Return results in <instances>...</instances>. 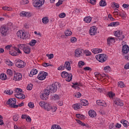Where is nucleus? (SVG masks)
<instances>
[{
	"label": "nucleus",
	"mask_w": 129,
	"mask_h": 129,
	"mask_svg": "<svg viewBox=\"0 0 129 129\" xmlns=\"http://www.w3.org/2000/svg\"><path fill=\"white\" fill-rule=\"evenodd\" d=\"M60 86L58 83H54L52 85L47 86V89H45L40 95V98L43 100H48L49 99V95H50V92L51 93L56 92L58 87Z\"/></svg>",
	"instance_id": "f257e3e1"
},
{
	"label": "nucleus",
	"mask_w": 129,
	"mask_h": 129,
	"mask_svg": "<svg viewBox=\"0 0 129 129\" xmlns=\"http://www.w3.org/2000/svg\"><path fill=\"white\" fill-rule=\"evenodd\" d=\"M9 30L10 28L7 26H1L0 28V32L2 37H7L9 35Z\"/></svg>",
	"instance_id": "f03ea898"
},
{
	"label": "nucleus",
	"mask_w": 129,
	"mask_h": 129,
	"mask_svg": "<svg viewBox=\"0 0 129 129\" xmlns=\"http://www.w3.org/2000/svg\"><path fill=\"white\" fill-rule=\"evenodd\" d=\"M96 58L99 62H101V63H103V62H105L106 61V59H107V55L104 54H98L96 56Z\"/></svg>",
	"instance_id": "7ed1b4c3"
},
{
	"label": "nucleus",
	"mask_w": 129,
	"mask_h": 129,
	"mask_svg": "<svg viewBox=\"0 0 129 129\" xmlns=\"http://www.w3.org/2000/svg\"><path fill=\"white\" fill-rule=\"evenodd\" d=\"M15 65L18 68H24L26 66V62L21 59L15 60Z\"/></svg>",
	"instance_id": "20e7f679"
},
{
	"label": "nucleus",
	"mask_w": 129,
	"mask_h": 129,
	"mask_svg": "<svg viewBox=\"0 0 129 129\" xmlns=\"http://www.w3.org/2000/svg\"><path fill=\"white\" fill-rule=\"evenodd\" d=\"M114 35L115 36V37H117L118 39L120 40L121 41H122L123 39H124V35H123L122 31H116L114 32Z\"/></svg>",
	"instance_id": "39448f33"
},
{
	"label": "nucleus",
	"mask_w": 129,
	"mask_h": 129,
	"mask_svg": "<svg viewBox=\"0 0 129 129\" xmlns=\"http://www.w3.org/2000/svg\"><path fill=\"white\" fill-rule=\"evenodd\" d=\"M45 3V0H35L33 2V6L35 8H40Z\"/></svg>",
	"instance_id": "423d86ee"
},
{
	"label": "nucleus",
	"mask_w": 129,
	"mask_h": 129,
	"mask_svg": "<svg viewBox=\"0 0 129 129\" xmlns=\"http://www.w3.org/2000/svg\"><path fill=\"white\" fill-rule=\"evenodd\" d=\"M47 76H48L47 72H40L37 76V78L39 80H44V79H46Z\"/></svg>",
	"instance_id": "0eeeda50"
},
{
	"label": "nucleus",
	"mask_w": 129,
	"mask_h": 129,
	"mask_svg": "<svg viewBox=\"0 0 129 129\" xmlns=\"http://www.w3.org/2000/svg\"><path fill=\"white\" fill-rule=\"evenodd\" d=\"M89 33L91 36H94L96 35V34H97V29L96 28V26H93L91 27Z\"/></svg>",
	"instance_id": "6e6552de"
},
{
	"label": "nucleus",
	"mask_w": 129,
	"mask_h": 129,
	"mask_svg": "<svg viewBox=\"0 0 129 129\" xmlns=\"http://www.w3.org/2000/svg\"><path fill=\"white\" fill-rule=\"evenodd\" d=\"M23 77V76L20 73H17L15 75L13 80L15 81H20V80H22V78Z\"/></svg>",
	"instance_id": "1a4fd4ad"
},
{
	"label": "nucleus",
	"mask_w": 129,
	"mask_h": 129,
	"mask_svg": "<svg viewBox=\"0 0 129 129\" xmlns=\"http://www.w3.org/2000/svg\"><path fill=\"white\" fill-rule=\"evenodd\" d=\"M20 15L21 17H26L27 18H31L32 17V13L25 12V11H22L20 13Z\"/></svg>",
	"instance_id": "9d476101"
},
{
	"label": "nucleus",
	"mask_w": 129,
	"mask_h": 129,
	"mask_svg": "<svg viewBox=\"0 0 129 129\" xmlns=\"http://www.w3.org/2000/svg\"><path fill=\"white\" fill-rule=\"evenodd\" d=\"M17 35L18 38H20V39H24L26 37V34H25V33L23 32V31H18L17 32Z\"/></svg>",
	"instance_id": "9b49d317"
},
{
	"label": "nucleus",
	"mask_w": 129,
	"mask_h": 129,
	"mask_svg": "<svg viewBox=\"0 0 129 129\" xmlns=\"http://www.w3.org/2000/svg\"><path fill=\"white\" fill-rule=\"evenodd\" d=\"M114 103L116 105H119V106H122L123 105V103H122V101L120 100V99L118 98H116L114 100Z\"/></svg>",
	"instance_id": "f8f14e48"
},
{
	"label": "nucleus",
	"mask_w": 129,
	"mask_h": 129,
	"mask_svg": "<svg viewBox=\"0 0 129 129\" xmlns=\"http://www.w3.org/2000/svg\"><path fill=\"white\" fill-rule=\"evenodd\" d=\"M15 97L18 99H25L26 98V96L23 93H18L15 94Z\"/></svg>",
	"instance_id": "ddd939ff"
},
{
	"label": "nucleus",
	"mask_w": 129,
	"mask_h": 129,
	"mask_svg": "<svg viewBox=\"0 0 129 129\" xmlns=\"http://www.w3.org/2000/svg\"><path fill=\"white\" fill-rule=\"evenodd\" d=\"M82 52L83 51L80 48H78L76 49L75 51L76 57H79L81 56H82Z\"/></svg>",
	"instance_id": "4468645a"
},
{
	"label": "nucleus",
	"mask_w": 129,
	"mask_h": 129,
	"mask_svg": "<svg viewBox=\"0 0 129 129\" xmlns=\"http://www.w3.org/2000/svg\"><path fill=\"white\" fill-rule=\"evenodd\" d=\"M128 51H129V47L127 45L125 44L122 46V51L124 54H127V53H128Z\"/></svg>",
	"instance_id": "2eb2a0df"
},
{
	"label": "nucleus",
	"mask_w": 129,
	"mask_h": 129,
	"mask_svg": "<svg viewBox=\"0 0 129 129\" xmlns=\"http://www.w3.org/2000/svg\"><path fill=\"white\" fill-rule=\"evenodd\" d=\"M51 107L52 106H51L49 103L44 102V109L47 110V111H50V110H51Z\"/></svg>",
	"instance_id": "dca6fc26"
},
{
	"label": "nucleus",
	"mask_w": 129,
	"mask_h": 129,
	"mask_svg": "<svg viewBox=\"0 0 129 129\" xmlns=\"http://www.w3.org/2000/svg\"><path fill=\"white\" fill-rule=\"evenodd\" d=\"M64 67H66V69H67L68 71H70V70H71V66H70V62L69 61H66Z\"/></svg>",
	"instance_id": "f3484780"
},
{
	"label": "nucleus",
	"mask_w": 129,
	"mask_h": 129,
	"mask_svg": "<svg viewBox=\"0 0 129 129\" xmlns=\"http://www.w3.org/2000/svg\"><path fill=\"white\" fill-rule=\"evenodd\" d=\"M23 52H24L25 54H30L31 53V48H30L29 46L26 45L25 48H24Z\"/></svg>",
	"instance_id": "a211bd4d"
},
{
	"label": "nucleus",
	"mask_w": 129,
	"mask_h": 129,
	"mask_svg": "<svg viewBox=\"0 0 129 129\" xmlns=\"http://www.w3.org/2000/svg\"><path fill=\"white\" fill-rule=\"evenodd\" d=\"M89 115L91 117H95L96 116V112L92 110L89 111Z\"/></svg>",
	"instance_id": "6ab92c4d"
},
{
	"label": "nucleus",
	"mask_w": 129,
	"mask_h": 129,
	"mask_svg": "<svg viewBox=\"0 0 129 129\" xmlns=\"http://www.w3.org/2000/svg\"><path fill=\"white\" fill-rule=\"evenodd\" d=\"M38 73V70L35 69H33L30 72V74L29 75L30 77H33V75H36Z\"/></svg>",
	"instance_id": "aec40b11"
},
{
	"label": "nucleus",
	"mask_w": 129,
	"mask_h": 129,
	"mask_svg": "<svg viewBox=\"0 0 129 129\" xmlns=\"http://www.w3.org/2000/svg\"><path fill=\"white\" fill-rule=\"evenodd\" d=\"M81 105H83V106H87L88 105V101L87 100H81L80 101Z\"/></svg>",
	"instance_id": "412c9836"
},
{
	"label": "nucleus",
	"mask_w": 129,
	"mask_h": 129,
	"mask_svg": "<svg viewBox=\"0 0 129 129\" xmlns=\"http://www.w3.org/2000/svg\"><path fill=\"white\" fill-rule=\"evenodd\" d=\"M73 108L75 109L76 110H77L78 109H80L81 107H82V106H81V103L80 104H76L73 105Z\"/></svg>",
	"instance_id": "4be33fe9"
},
{
	"label": "nucleus",
	"mask_w": 129,
	"mask_h": 129,
	"mask_svg": "<svg viewBox=\"0 0 129 129\" xmlns=\"http://www.w3.org/2000/svg\"><path fill=\"white\" fill-rule=\"evenodd\" d=\"M120 122L125 127H127V126L129 125L128 122L125 120L122 119L121 120Z\"/></svg>",
	"instance_id": "5701e85b"
},
{
	"label": "nucleus",
	"mask_w": 129,
	"mask_h": 129,
	"mask_svg": "<svg viewBox=\"0 0 129 129\" xmlns=\"http://www.w3.org/2000/svg\"><path fill=\"white\" fill-rule=\"evenodd\" d=\"M67 78L66 79V81L68 82H70L71 80H72V77H73V76L72 75V74L70 73L69 74V75L67 76Z\"/></svg>",
	"instance_id": "b1692460"
},
{
	"label": "nucleus",
	"mask_w": 129,
	"mask_h": 129,
	"mask_svg": "<svg viewBox=\"0 0 129 129\" xmlns=\"http://www.w3.org/2000/svg\"><path fill=\"white\" fill-rule=\"evenodd\" d=\"M111 8H116L117 9H119V5H118V4L115 3V2H113L111 4Z\"/></svg>",
	"instance_id": "393cba45"
},
{
	"label": "nucleus",
	"mask_w": 129,
	"mask_h": 129,
	"mask_svg": "<svg viewBox=\"0 0 129 129\" xmlns=\"http://www.w3.org/2000/svg\"><path fill=\"white\" fill-rule=\"evenodd\" d=\"M114 38L113 37L108 38L107 39V44L110 46V43H112V42H114Z\"/></svg>",
	"instance_id": "a878e982"
},
{
	"label": "nucleus",
	"mask_w": 129,
	"mask_h": 129,
	"mask_svg": "<svg viewBox=\"0 0 129 129\" xmlns=\"http://www.w3.org/2000/svg\"><path fill=\"white\" fill-rule=\"evenodd\" d=\"M10 55H12V56H18L19 55V54H20V52L16 51V50L10 51Z\"/></svg>",
	"instance_id": "bb28decb"
},
{
	"label": "nucleus",
	"mask_w": 129,
	"mask_h": 129,
	"mask_svg": "<svg viewBox=\"0 0 129 129\" xmlns=\"http://www.w3.org/2000/svg\"><path fill=\"white\" fill-rule=\"evenodd\" d=\"M99 5L100 7H105L107 4L105 0H101L99 3Z\"/></svg>",
	"instance_id": "cd10ccee"
},
{
	"label": "nucleus",
	"mask_w": 129,
	"mask_h": 129,
	"mask_svg": "<svg viewBox=\"0 0 129 129\" xmlns=\"http://www.w3.org/2000/svg\"><path fill=\"white\" fill-rule=\"evenodd\" d=\"M68 75H69V74L66 71L61 72V76L62 78H66Z\"/></svg>",
	"instance_id": "c85d7f7f"
},
{
	"label": "nucleus",
	"mask_w": 129,
	"mask_h": 129,
	"mask_svg": "<svg viewBox=\"0 0 129 129\" xmlns=\"http://www.w3.org/2000/svg\"><path fill=\"white\" fill-rule=\"evenodd\" d=\"M84 21L85 22V23H90V22H91V17L90 16L85 17L84 19Z\"/></svg>",
	"instance_id": "c756f323"
},
{
	"label": "nucleus",
	"mask_w": 129,
	"mask_h": 129,
	"mask_svg": "<svg viewBox=\"0 0 129 129\" xmlns=\"http://www.w3.org/2000/svg\"><path fill=\"white\" fill-rule=\"evenodd\" d=\"M36 43H37V40L35 39H32L29 42V45L31 46V47H33V46H35V45H36Z\"/></svg>",
	"instance_id": "7c9ffc66"
},
{
	"label": "nucleus",
	"mask_w": 129,
	"mask_h": 129,
	"mask_svg": "<svg viewBox=\"0 0 129 129\" xmlns=\"http://www.w3.org/2000/svg\"><path fill=\"white\" fill-rule=\"evenodd\" d=\"M65 36L66 37H68L69 36H71L72 35V32L71 31H70L69 30H67L64 32Z\"/></svg>",
	"instance_id": "2f4dec72"
},
{
	"label": "nucleus",
	"mask_w": 129,
	"mask_h": 129,
	"mask_svg": "<svg viewBox=\"0 0 129 129\" xmlns=\"http://www.w3.org/2000/svg\"><path fill=\"white\" fill-rule=\"evenodd\" d=\"M26 46L27 45L26 44H19L18 47L19 49H20L21 50H23V51H24V49H25Z\"/></svg>",
	"instance_id": "473e14b6"
},
{
	"label": "nucleus",
	"mask_w": 129,
	"mask_h": 129,
	"mask_svg": "<svg viewBox=\"0 0 129 129\" xmlns=\"http://www.w3.org/2000/svg\"><path fill=\"white\" fill-rule=\"evenodd\" d=\"M0 78H1V80H7V75H6L5 74H2L0 75Z\"/></svg>",
	"instance_id": "72a5a7b5"
},
{
	"label": "nucleus",
	"mask_w": 129,
	"mask_h": 129,
	"mask_svg": "<svg viewBox=\"0 0 129 129\" xmlns=\"http://www.w3.org/2000/svg\"><path fill=\"white\" fill-rule=\"evenodd\" d=\"M118 86L120 88H123L125 85H124V83L122 82H118Z\"/></svg>",
	"instance_id": "f704fd0d"
},
{
	"label": "nucleus",
	"mask_w": 129,
	"mask_h": 129,
	"mask_svg": "<svg viewBox=\"0 0 129 129\" xmlns=\"http://www.w3.org/2000/svg\"><path fill=\"white\" fill-rule=\"evenodd\" d=\"M14 92L11 90H8L7 91H5L4 93H6V94H8V95H12Z\"/></svg>",
	"instance_id": "c9c22d12"
},
{
	"label": "nucleus",
	"mask_w": 129,
	"mask_h": 129,
	"mask_svg": "<svg viewBox=\"0 0 129 129\" xmlns=\"http://www.w3.org/2000/svg\"><path fill=\"white\" fill-rule=\"evenodd\" d=\"M42 23L43 24H48L49 23V19L47 17H44L42 19Z\"/></svg>",
	"instance_id": "e433bc0d"
},
{
	"label": "nucleus",
	"mask_w": 129,
	"mask_h": 129,
	"mask_svg": "<svg viewBox=\"0 0 129 129\" xmlns=\"http://www.w3.org/2000/svg\"><path fill=\"white\" fill-rule=\"evenodd\" d=\"M52 100H57V99H59V95L55 94L54 96H52L51 97Z\"/></svg>",
	"instance_id": "4c0bfd02"
},
{
	"label": "nucleus",
	"mask_w": 129,
	"mask_h": 129,
	"mask_svg": "<svg viewBox=\"0 0 129 129\" xmlns=\"http://www.w3.org/2000/svg\"><path fill=\"white\" fill-rule=\"evenodd\" d=\"M76 117L79 118L80 119H83L84 118V115H81L80 114H77L76 115Z\"/></svg>",
	"instance_id": "58836bf2"
},
{
	"label": "nucleus",
	"mask_w": 129,
	"mask_h": 129,
	"mask_svg": "<svg viewBox=\"0 0 129 129\" xmlns=\"http://www.w3.org/2000/svg\"><path fill=\"white\" fill-rule=\"evenodd\" d=\"M13 119L14 121H18L19 120V114H16L13 116Z\"/></svg>",
	"instance_id": "ea45409f"
},
{
	"label": "nucleus",
	"mask_w": 129,
	"mask_h": 129,
	"mask_svg": "<svg viewBox=\"0 0 129 129\" xmlns=\"http://www.w3.org/2000/svg\"><path fill=\"white\" fill-rule=\"evenodd\" d=\"M104 70L106 72H110V70H111V69L110 68V67L106 66L104 68Z\"/></svg>",
	"instance_id": "a19ab883"
},
{
	"label": "nucleus",
	"mask_w": 129,
	"mask_h": 129,
	"mask_svg": "<svg viewBox=\"0 0 129 129\" xmlns=\"http://www.w3.org/2000/svg\"><path fill=\"white\" fill-rule=\"evenodd\" d=\"M7 75H9L10 77L13 76V71L11 69L7 70Z\"/></svg>",
	"instance_id": "79ce46f5"
},
{
	"label": "nucleus",
	"mask_w": 129,
	"mask_h": 129,
	"mask_svg": "<svg viewBox=\"0 0 129 129\" xmlns=\"http://www.w3.org/2000/svg\"><path fill=\"white\" fill-rule=\"evenodd\" d=\"M43 67H48V66H53V64H50L48 62H44L42 63Z\"/></svg>",
	"instance_id": "37998d69"
},
{
	"label": "nucleus",
	"mask_w": 129,
	"mask_h": 129,
	"mask_svg": "<svg viewBox=\"0 0 129 129\" xmlns=\"http://www.w3.org/2000/svg\"><path fill=\"white\" fill-rule=\"evenodd\" d=\"M114 95H115V94L112 93V92H109L108 94V96L111 98H112L114 96Z\"/></svg>",
	"instance_id": "c03bdc74"
},
{
	"label": "nucleus",
	"mask_w": 129,
	"mask_h": 129,
	"mask_svg": "<svg viewBox=\"0 0 129 129\" xmlns=\"http://www.w3.org/2000/svg\"><path fill=\"white\" fill-rule=\"evenodd\" d=\"M84 52L85 54H86V56H90L91 55V52L89 51L88 50H86Z\"/></svg>",
	"instance_id": "a18cd8bd"
},
{
	"label": "nucleus",
	"mask_w": 129,
	"mask_h": 129,
	"mask_svg": "<svg viewBox=\"0 0 129 129\" xmlns=\"http://www.w3.org/2000/svg\"><path fill=\"white\" fill-rule=\"evenodd\" d=\"M10 107H12V108H18V107H19V105L11 104L10 105Z\"/></svg>",
	"instance_id": "49530a36"
},
{
	"label": "nucleus",
	"mask_w": 129,
	"mask_h": 129,
	"mask_svg": "<svg viewBox=\"0 0 129 129\" xmlns=\"http://www.w3.org/2000/svg\"><path fill=\"white\" fill-rule=\"evenodd\" d=\"M32 89H33V84H30L29 85H28L27 87V90H32Z\"/></svg>",
	"instance_id": "de8ad7c7"
},
{
	"label": "nucleus",
	"mask_w": 129,
	"mask_h": 129,
	"mask_svg": "<svg viewBox=\"0 0 129 129\" xmlns=\"http://www.w3.org/2000/svg\"><path fill=\"white\" fill-rule=\"evenodd\" d=\"M15 91L16 92V93H20V92H23V90H22L21 88H17L15 89Z\"/></svg>",
	"instance_id": "09e8293b"
},
{
	"label": "nucleus",
	"mask_w": 129,
	"mask_h": 129,
	"mask_svg": "<svg viewBox=\"0 0 129 129\" xmlns=\"http://www.w3.org/2000/svg\"><path fill=\"white\" fill-rule=\"evenodd\" d=\"M21 4L22 5H27V4H29V1L28 0H22L21 1Z\"/></svg>",
	"instance_id": "8fccbe9b"
},
{
	"label": "nucleus",
	"mask_w": 129,
	"mask_h": 129,
	"mask_svg": "<svg viewBox=\"0 0 129 129\" xmlns=\"http://www.w3.org/2000/svg\"><path fill=\"white\" fill-rule=\"evenodd\" d=\"M6 64H7V65H8L9 66H13V62L10 60H7L6 61Z\"/></svg>",
	"instance_id": "3c124183"
},
{
	"label": "nucleus",
	"mask_w": 129,
	"mask_h": 129,
	"mask_svg": "<svg viewBox=\"0 0 129 129\" xmlns=\"http://www.w3.org/2000/svg\"><path fill=\"white\" fill-rule=\"evenodd\" d=\"M80 12H82V11L81 10L75 9L74 11V13H75L76 15H77V14H79V13H80Z\"/></svg>",
	"instance_id": "603ef678"
},
{
	"label": "nucleus",
	"mask_w": 129,
	"mask_h": 129,
	"mask_svg": "<svg viewBox=\"0 0 129 129\" xmlns=\"http://www.w3.org/2000/svg\"><path fill=\"white\" fill-rule=\"evenodd\" d=\"M100 105H101V106H104L105 107H106V106H107L106 102H105L104 101H101Z\"/></svg>",
	"instance_id": "864d4df0"
},
{
	"label": "nucleus",
	"mask_w": 129,
	"mask_h": 129,
	"mask_svg": "<svg viewBox=\"0 0 129 129\" xmlns=\"http://www.w3.org/2000/svg\"><path fill=\"white\" fill-rule=\"evenodd\" d=\"M84 70L85 71H92V69H91L89 67H86L85 68H84Z\"/></svg>",
	"instance_id": "5fc2aeb1"
},
{
	"label": "nucleus",
	"mask_w": 129,
	"mask_h": 129,
	"mask_svg": "<svg viewBox=\"0 0 129 129\" xmlns=\"http://www.w3.org/2000/svg\"><path fill=\"white\" fill-rule=\"evenodd\" d=\"M58 17L61 18H65V17H66V14L61 13L58 15Z\"/></svg>",
	"instance_id": "6e6d98bb"
},
{
	"label": "nucleus",
	"mask_w": 129,
	"mask_h": 129,
	"mask_svg": "<svg viewBox=\"0 0 129 129\" xmlns=\"http://www.w3.org/2000/svg\"><path fill=\"white\" fill-rule=\"evenodd\" d=\"M108 19H110V21H112V22H114V21H115V19L113 18V17H112V16L110 14H109L108 15Z\"/></svg>",
	"instance_id": "4d7b16f0"
},
{
	"label": "nucleus",
	"mask_w": 129,
	"mask_h": 129,
	"mask_svg": "<svg viewBox=\"0 0 129 129\" xmlns=\"http://www.w3.org/2000/svg\"><path fill=\"white\" fill-rule=\"evenodd\" d=\"M78 65L80 67L81 66H84L85 65V63L83 61H80L78 63Z\"/></svg>",
	"instance_id": "13d9d810"
},
{
	"label": "nucleus",
	"mask_w": 129,
	"mask_h": 129,
	"mask_svg": "<svg viewBox=\"0 0 129 129\" xmlns=\"http://www.w3.org/2000/svg\"><path fill=\"white\" fill-rule=\"evenodd\" d=\"M46 56L47 57H48V59H52V58H54V54L52 53L50 54H47Z\"/></svg>",
	"instance_id": "bf43d9fd"
},
{
	"label": "nucleus",
	"mask_w": 129,
	"mask_h": 129,
	"mask_svg": "<svg viewBox=\"0 0 129 129\" xmlns=\"http://www.w3.org/2000/svg\"><path fill=\"white\" fill-rule=\"evenodd\" d=\"M50 110H52L53 112H55L57 110V107L51 106L50 108Z\"/></svg>",
	"instance_id": "052dcab7"
},
{
	"label": "nucleus",
	"mask_w": 129,
	"mask_h": 129,
	"mask_svg": "<svg viewBox=\"0 0 129 129\" xmlns=\"http://www.w3.org/2000/svg\"><path fill=\"white\" fill-rule=\"evenodd\" d=\"M73 85L72 86V87L73 88H75V89H76V87H77V86H78V83H73Z\"/></svg>",
	"instance_id": "680f3d73"
},
{
	"label": "nucleus",
	"mask_w": 129,
	"mask_h": 129,
	"mask_svg": "<svg viewBox=\"0 0 129 129\" xmlns=\"http://www.w3.org/2000/svg\"><path fill=\"white\" fill-rule=\"evenodd\" d=\"M63 4V1H59L56 4L55 6L56 7H59V6H61Z\"/></svg>",
	"instance_id": "e2e57ef3"
},
{
	"label": "nucleus",
	"mask_w": 129,
	"mask_h": 129,
	"mask_svg": "<svg viewBox=\"0 0 129 129\" xmlns=\"http://www.w3.org/2000/svg\"><path fill=\"white\" fill-rule=\"evenodd\" d=\"M28 106H29L30 108H34V104L30 102L28 103Z\"/></svg>",
	"instance_id": "0e129e2a"
},
{
	"label": "nucleus",
	"mask_w": 129,
	"mask_h": 129,
	"mask_svg": "<svg viewBox=\"0 0 129 129\" xmlns=\"http://www.w3.org/2000/svg\"><path fill=\"white\" fill-rule=\"evenodd\" d=\"M92 51L94 54H98V48H94L93 50H92Z\"/></svg>",
	"instance_id": "69168bd1"
},
{
	"label": "nucleus",
	"mask_w": 129,
	"mask_h": 129,
	"mask_svg": "<svg viewBox=\"0 0 129 129\" xmlns=\"http://www.w3.org/2000/svg\"><path fill=\"white\" fill-rule=\"evenodd\" d=\"M77 41V38L76 37H72L71 38V42L72 43H74L75 42H76Z\"/></svg>",
	"instance_id": "338daca9"
},
{
	"label": "nucleus",
	"mask_w": 129,
	"mask_h": 129,
	"mask_svg": "<svg viewBox=\"0 0 129 129\" xmlns=\"http://www.w3.org/2000/svg\"><path fill=\"white\" fill-rule=\"evenodd\" d=\"M7 104L8 105H10V104H12L13 103V101H12V98L9 99L8 101L7 102Z\"/></svg>",
	"instance_id": "774afa93"
}]
</instances>
